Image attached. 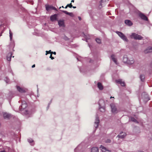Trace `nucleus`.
Returning <instances> with one entry per match:
<instances>
[{
    "instance_id": "11",
    "label": "nucleus",
    "mask_w": 152,
    "mask_h": 152,
    "mask_svg": "<svg viewBox=\"0 0 152 152\" xmlns=\"http://www.w3.org/2000/svg\"><path fill=\"white\" fill-rule=\"evenodd\" d=\"M99 123V120L98 117L97 116H96L95 121L94 122V126L96 129H97Z\"/></svg>"
},
{
    "instance_id": "56",
    "label": "nucleus",
    "mask_w": 152,
    "mask_h": 152,
    "mask_svg": "<svg viewBox=\"0 0 152 152\" xmlns=\"http://www.w3.org/2000/svg\"><path fill=\"white\" fill-rule=\"evenodd\" d=\"M140 152H143V151H141Z\"/></svg>"
},
{
    "instance_id": "2",
    "label": "nucleus",
    "mask_w": 152,
    "mask_h": 152,
    "mask_svg": "<svg viewBox=\"0 0 152 152\" xmlns=\"http://www.w3.org/2000/svg\"><path fill=\"white\" fill-rule=\"evenodd\" d=\"M123 61L127 64L131 65L134 63V60L132 58H130L127 55H125L123 57Z\"/></svg>"
},
{
    "instance_id": "1",
    "label": "nucleus",
    "mask_w": 152,
    "mask_h": 152,
    "mask_svg": "<svg viewBox=\"0 0 152 152\" xmlns=\"http://www.w3.org/2000/svg\"><path fill=\"white\" fill-rule=\"evenodd\" d=\"M21 102V105H20L19 107V110L21 112L23 111L21 113L27 115L28 117H30L31 115V112L26 110H24L27 106V104L26 102L25 101L22 100Z\"/></svg>"
},
{
    "instance_id": "36",
    "label": "nucleus",
    "mask_w": 152,
    "mask_h": 152,
    "mask_svg": "<svg viewBox=\"0 0 152 152\" xmlns=\"http://www.w3.org/2000/svg\"><path fill=\"white\" fill-rule=\"evenodd\" d=\"M105 142L106 143H110L111 142V140L110 139H107L106 140Z\"/></svg>"
},
{
    "instance_id": "50",
    "label": "nucleus",
    "mask_w": 152,
    "mask_h": 152,
    "mask_svg": "<svg viewBox=\"0 0 152 152\" xmlns=\"http://www.w3.org/2000/svg\"><path fill=\"white\" fill-rule=\"evenodd\" d=\"M77 60H78V61H80L79 60V58H77Z\"/></svg>"
},
{
    "instance_id": "43",
    "label": "nucleus",
    "mask_w": 152,
    "mask_h": 152,
    "mask_svg": "<svg viewBox=\"0 0 152 152\" xmlns=\"http://www.w3.org/2000/svg\"><path fill=\"white\" fill-rule=\"evenodd\" d=\"M78 19L80 20L81 19V18L80 17H78Z\"/></svg>"
},
{
    "instance_id": "26",
    "label": "nucleus",
    "mask_w": 152,
    "mask_h": 152,
    "mask_svg": "<svg viewBox=\"0 0 152 152\" xmlns=\"http://www.w3.org/2000/svg\"><path fill=\"white\" fill-rule=\"evenodd\" d=\"M140 77L142 81H144L145 77V76L143 74L141 75L140 76Z\"/></svg>"
},
{
    "instance_id": "3",
    "label": "nucleus",
    "mask_w": 152,
    "mask_h": 152,
    "mask_svg": "<svg viewBox=\"0 0 152 152\" xmlns=\"http://www.w3.org/2000/svg\"><path fill=\"white\" fill-rule=\"evenodd\" d=\"M116 33L118 35V36L125 41L127 42L128 39L126 37L122 32L118 31H116Z\"/></svg>"
},
{
    "instance_id": "35",
    "label": "nucleus",
    "mask_w": 152,
    "mask_h": 152,
    "mask_svg": "<svg viewBox=\"0 0 152 152\" xmlns=\"http://www.w3.org/2000/svg\"><path fill=\"white\" fill-rule=\"evenodd\" d=\"M63 13H64L65 14H66V15H68L69 14V12H67V11H65V10H62V11Z\"/></svg>"
},
{
    "instance_id": "6",
    "label": "nucleus",
    "mask_w": 152,
    "mask_h": 152,
    "mask_svg": "<svg viewBox=\"0 0 152 152\" xmlns=\"http://www.w3.org/2000/svg\"><path fill=\"white\" fill-rule=\"evenodd\" d=\"M45 7L46 10L48 12L52 10L57 11V9L52 5H50L48 4H47L45 5Z\"/></svg>"
},
{
    "instance_id": "25",
    "label": "nucleus",
    "mask_w": 152,
    "mask_h": 152,
    "mask_svg": "<svg viewBox=\"0 0 152 152\" xmlns=\"http://www.w3.org/2000/svg\"><path fill=\"white\" fill-rule=\"evenodd\" d=\"M99 109L100 111L101 112H104L105 111L104 106H102V107H99Z\"/></svg>"
},
{
    "instance_id": "9",
    "label": "nucleus",
    "mask_w": 152,
    "mask_h": 152,
    "mask_svg": "<svg viewBox=\"0 0 152 152\" xmlns=\"http://www.w3.org/2000/svg\"><path fill=\"white\" fill-rule=\"evenodd\" d=\"M108 1V0H102L100 2L99 7L100 9L104 6Z\"/></svg>"
},
{
    "instance_id": "53",
    "label": "nucleus",
    "mask_w": 152,
    "mask_h": 152,
    "mask_svg": "<svg viewBox=\"0 0 152 152\" xmlns=\"http://www.w3.org/2000/svg\"><path fill=\"white\" fill-rule=\"evenodd\" d=\"M62 7H63V8H64V6H62Z\"/></svg>"
},
{
    "instance_id": "18",
    "label": "nucleus",
    "mask_w": 152,
    "mask_h": 152,
    "mask_svg": "<svg viewBox=\"0 0 152 152\" xmlns=\"http://www.w3.org/2000/svg\"><path fill=\"white\" fill-rule=\"evenodd\" d=\"M99 107L104 106V101L102 99L99 100Z\"/></svg>"
},
{
    "instance_id": "16",
    "label": "nucleus",
    "mask_w": 152,
    "mask_h": 152,
    "mask_svg": "<svg viewBox=\"0 0 152 152\" xmlns=\"http://www.w3.org/2000/svg\"><path fill=\"white\" fill-rule=\"evenodd\" d=\"M28 142L31 146H34V140L31 138H28L27 139Z\"/></svg>"
},
{
    "instance_id": "33",
    "label": "nucleus",
    "mask_w": 152,
    "mask_h": 152,
    "mask_svg": "<svg viewBox=\"0 0 152 152\" xmlns=\"http://www.w3.org/2000/svg\"><path fill=\"white\" fill-rule=\"evenodd\" d=\"M100 148H101L102 151H104L106 150V148L103 146L101 145Z\"/></svg>"
},
{
    "instance_id": "34",
    "label": "nucleus",
    "mask_w": 152,
    "mask_h": 152,
    "mask_svg": "<svg viewBox=\"0 0 152 152\" xmlns=\"http://www.w3.org/2000/svg\"><path fill=\"white\" fill-rule=\"evenodd\" d=\"M46 53L45 54L46 55H47L48 54H49V53H50L51 54V53H51L52 52L51 51V50H50L49 51H46Z\"/></svg>"
},
{
    "instance_id": "55",
    "label": "nucleus",
    "mask_w": 152,
    "mask_h": 152,
    "mask_svg": "<svg viewBox=\"0 0 152 152\" xmlns=\"http://www.w3.org/2000/svg\"><path fill=\"white\" fill-rule=\"evenodd\" d=\"M76 149H77V148H75V150H76Z\"/></svg>"
},
{
    "instance_id": "24",
    "label": "nucleus",
    "mask_w": 152,
    "mask_h": 152,
    "mask_svg": "<svg viewBox=\"0 0 152 152\" xmlns=\"http://www.w3.org/2000/svg\"><path fill=\"white\" fill-rule=\"evenodd\" d=\"M111 57L112 60L114 62V63L116 64H117V62L116 59L115 57V56L114 55H112Z\"/></svg>"
},
{
    "instance_id": "8",
    "label": "nucleus",
    "mask_w": 152,
    "mask_h": 152,
    "mask_svg": "<svg viewBox=\"0 0 152 152\" xmlns=\"http://www.w3.org/2000/svg\"><path fill=\"white\" fill-rule=\"evenodd\" d=\"M110 106L112 113L114 114L117 113H118V110L115 104H110Z\"/></svg>"
},
{
    "instance_id": "19",
    "label": "nucleus",
    "mask_w": 152,
    "mask_h": 152,
    "mask_svg": "<svg viewBox=\"0 0 152 152\" xmlns=\"http://www.w3.org/2000/svg\"><path fill=\"white\" fill-rule=\"evenodd\" d=\"M152 52V47H148L145 51V53H147Z\"/></svg>"
},
{
    "instance_id": "49",
    "label": "nucleus",
    "mask_w": 152,
    "mask_h": 152,
    "mask_svg": "<svg viewBox=\"0 0 152 152\" xmlns=\"http://www.w3.org/2000/svg\"><path fill=\"white\" fill-rule=\"evenodd\" d=\"M71 1V2H74V0H72Z\"/></svg>"
},
{
    "instance_id": "17",
    "label": "nucleus",
    "mask_w": 152,
    "mask_h": 152,
    "mask_svg": "<svg viewBox=\"0 0 152 152\" xmlns=\"http://www.w3.org/2000/svg\"><path fill=\"white\" fill-rule=\"evenodd\" d=\"M115 81L116 83L121 84V85L122 86H124L125 85L124 82H123L121 79H119L118 80H116Z\"/></svg>"
},
{
    "instance_id": "30",
    "label": "nucleus",
    "mask_w": 152,
    "mask_h": 152,
    "mask_svg": "<svg viewBox=\"0 0 152 152\" xmlns=\"http://www.w3.org/2000/svg\"><path fill=\"white\" fill-rule=\"evenodd\" d=\"M131 121H132L133 122H136V123H138V122L136 120V119L133 117L131 118Z\"/></svg>"
},
{
    "instance_id": "54",
    "label": "nucleus",
    "mask_w": 152,
    "mask_h": 152,
    "mask_svg": "<svg viewBox=\"0 0 152 152\" xmlns=\"http://www.w3.org/2000/svg\"><path fill=\"white\" fill-rule=\"evenodd\" d=\"M61 8V7H60L59 8L60 9V8Z\"/></svg>"
},
{
    "instance_id": "44",
    "label": "nucleus",
    "mask_w": 152,
    "mask_h": 152,
    "mask_svg": "<svg viewBox=\"0 0 152 152\" xmlns=\"http://www.w3.org/2000/svg\"><path fill=\"white\" fill-rule=\"evenodd\" d=\"M69 4H68L65 7V8H67V7H69Z\"/></svg>"
},
{
    "instance_id": "32",
    "label": "nucleus",
    "mask_w": 152,
    "mask_h": 152,
    "mask_svg": "<svg viewBox=\"0 0 152 152\" xmlns=\"http://www.w3.org/2000/svg\"><path fill=\"white\" fill-rule=\"evenodd\" d=\"M52 100H51L50 102L49 103L48 106L47 107V110H48L49 107L51 103L52 102Z\"/></svg>"
},
{
    "instance_id": "21",
    "label": "nucleus",
    "mask_w": 152,
    "mask_h": 152,
    "mask_svg": "<svg viewBox=\"0 0 152 152\" xmlns=\"http://www.w3.org/2000/svg\"><path fill=\"white\" fill-rule=\"evenodd\" d=\"M97 86L98 88L100 90H102L103 89V87L101 83L98 82L97 83Z\"/></svg>"
},
{
    "instance_id": "39",
    "label": "nucleus",
    "mask_w": 152,
    "mask_h": 152,
    "mask_svg": "<svg viewBox=\"0 0 152 152\" xmlns=\"http://www.w3.org/2000/svg\"><path fill=\"white\" fill-rule=\"evenodd\" d=\"M69 7L70 8H71L72 7V5L71 3L69 4Z\"/></svg>"
},
{
    "instance_id": "14",
    "label": "nucleus",
    "mask_w": 152,
    "mask_h": 152,
    "mask_svg": "<svg viewBox=\"0 0 152 152\" xmlns=\"http://www.w3.org/2000/svg\"><path fill=\"white\" fill-rule=\"evenodd\" d=\"M58 25L60 27H64L65 26L64 20H60L58 21Z\"/></svg>"
},
{
    "instance_id": "57",
    "label": "nucleus",
    "mask_w": 152,
    "mask_h": 152,
    "mask_svg": "<svg viewBox=\"0 0 152 152\" xmlns=\"http://www.w3.org/2000/svg\"><path fill=\"white\" fill-rule=\"evenodd\" d=\"M1 26V25H0V26Z\"/></svg>"
},
{
    "instance_id": "7",
    "label": "nucleus",
    "mask_w": 152,
    "mask_h": 152,
    "mask_svg": "<svg viewBox=\"0 0 152 152\" xmlns=\"http://www.w3.org/2000/svg\"><path fill=\"white\" fill-rule=\"evenodd\" d=\"M138 15L142 20L147 21L148 20L147 17L143 13L141 12H139L138 13Z\"/></svg>"
},
{
    "instance_id": "5",
    "label": "nucleus",
    "mask_w": 152,
    "mask_h": 152,
    "mask_svg": "<svg viewBox=\"0 0 152 152\" xmlns=\"http://www.w3.org/2000/svg\"><path fill=\"white\" fill-rule=\"evenodd\" d=\"M16 88L17 90L20 93H21L26 92L27 91V89L26 88L18 86H16Z\"/></svg>"
},
{
    "instance_id": "12",
    "label": "nucleus",
    "mask_w": 152,
    "mask_h": 152,
    "mask_svg": "<svg viewBox=\"0 0 152 152\" xmlns=\"http://www.w3.org/2000/svg\"><path fill=\"white\" fill-rule=\"evenodd\" d=\"M57 16L58 15L57 14H55L53 15H51L50 18V20L52 21L56 20H57Z\"/></svg>"
},
{
    "instance_id": "37",
    "label": "nucleus",
    "mask_w": 152,
    "mask_h": 152,
    "mask_svg": "<svg viewBox=\"0 0 152 152\" xmlns=\"http://www.w3.org/2000/svg\"><path fill=\"white\" fill-rule=\"evenodd\" d=\"M68 15H69L72 17H73L74 16V15H73V13L72 12H69Z\"/></svg>"
},
{
    "instance_id": "4",
    "label": "nucleus",
    "mask_w": 152,
    "mask_h": 152,
    "mask_svg": "<svg viewBox=\"0 0 152 152\" xmlns=\"http://www.w3.org/2000/svg\"><path fill=\"white\" fill-rule=\"evenodd\" d=\"M131 38H133L135 39L141 40L142 39L143 37L140 35L135 33H132L130 36Z\"/></svg>"
},
{
    "instance_id": "13",
    "label": "nucleus",
    "mask_w": 152,
    "mask_h": 152,
    "mask_svg": "<svg viewBox=\"0 0 152 152\" xmlns=\"http://www.w3.org/2000/svg\"><path fill=\"white\" fill-rule=\"evenodd\" d=\"M126 135V134L125 133L122 132L120 133V134L118 135L117 137H118L119 138H120L123 139L124 138Z\"/></svg>"
},
{
    "instance_id": "20",
    "label": "nucleus",
    "mask_w": 152,
    "mask_h": 152,
    "mask_svg": "<svg viewBox=\"0 0 152 152\" xmlns=\"http://www.w3.org/2000/svg\"><path fill=\"white\" fill-rule=\"evenodd\" d=\"M11 116V115L7 113H4L3 114V117L4 119H9Z\"/></svg>"
},
{
    "instance_id": "31",
    "label": "nucleus",
    "mask_w": 152,
    "mask_h": 152,
    "mask_svg": "<svg viewBox=\"0 0 152 152\" xmlns=\"http://www.w3.org/2000/svg\"><path fill=\"white\" fill-rule=\"evenodd\" d=\"M83 36L86 39V41L87 42V40L89 39V38L88 37V36H87L84 33L83 34Z\"/></svg>"
},
{
    "instance_id": "10",
    "label": "nucleus",
    "mask_w": 152,
    "mask_h": 152,
    "mask_svg": "<svg viewBox=\"0 0 152 152\" xmlns=\"http://www.w3.org/2000/svg\"><path fill=\"white\" fill-rule=\"evenodd\" d=\"M142 96L145 101L147 102L150 99L148 95L146 94L145 93H142Z\"/></svg>"
},
{
    "instance_id": "22",
    "label": "nucleus",
    "mask_w": 152,
    "mask_h": 152,
    "mask_svg": "<svg viewBox=\"0 0 152 152\" xmlns=\"http://www.w3.org/2000/svg\"><path fill=\"white\" fill-rule=\"evenodd\" d=\"M12 53H10L8 54L7 56V60L9 61H10L11 60V58L12 57Z\"/></svg>"
},
{
    "instance_id": "48",
    "label": "nucleus",
    "mask_w": 152,
    "mask_h": 152,
    "mask_svg": "<svg viewBox=\"0 0 152 152\" xmlns=\"http://www.w3.org/2000/svg\"><path fill=\"white\" fill-rule=\"evenodd\" d=\"M151 67H152V61L151 62Z\"/></svg>"
},
{
    "instance_id": "46",
    "label": "nucleus",
    "mask_w": 152,
    "mask_h": 152,
    "mask_svg": "<svg viewBox=\"0 0 152 152\" xmlns=\"http://www.w3.org/2000/svg\"><path fill=\"white\" fill-rule=\"evenodd\" d=\"M72 7H73L74 8H76V7L75 6H72Z\"/></svg>"
},
{
    "instance_id": "27",
    "label": "nucleus",
    "mask_w": 152,
    "mask_h": 152,
    "mask_svg": "<svg viewBox=\"0 0 152 152\" xmlns=\"http://www.w3.org/2000/svg\"><path fill=\"white\" fill-rule=\"evenodd\" d=\"M9 34H10V41H11L12 40V33L11 32L10 30Z\"/></svg>"
},
{
    "instance_id": "38",
    "label": "nucleus",
    "mask_w": 152,
    "mask_h": 152,
    "mask_svg": "<svg viewBox=\"0 0 152 152\" xmlns=\"http://www.w3.org/2000/svg\"><path fill=\"white\" fill-rule=\"evenodd\" d=\"M64 39L65 40H67L69 39V38L66 36H65L64 37Z\"/></svg>"
},
{
    "instance_id": "28",
    "label": "nucleus",
    "mask_w": 152,
    "mask_h": 152,
    "mask_svg": "<svg viewBox=\"0 0 152 152\" xmlns=\"http://www.w3.org/2000/svg\"><path fill=\"white\" fill-rule=\"evenodd\" d=\"M4 81L7 83H10V80L7 77H6L4 79Z\"/></svg>"
},
{
    "instance_id": "42",
    "label": "nucleus",
    "mask_w": 152,
    "mask_h": 152,
    "mask_svg": "<svg viewBox=\"0 0 152 152\" xmlns=\"http://www.w3.org/2000/svg\"><path fill=\"white\" fill-rule=\"evenodd\" d=\"M80 70L81 72H84V71L82 70V69H80Z\"/></svg>"
},
{
    "instance_id": "15",
    "label": "nucleus",
    "mask_w": 152,
    "mask_h": 152,
    "mask_svg": "<svg viewBox=\"0 0 152 152\" xmlns=\"http://www.w3.org/2000/svg\"><path fill=\"white\" fill-rule=\"evenodd\" d=\"M125 23L127 25L130 26L132 25L133 23L130 20H125Z\"/></svg>"
},
{
    "instance_id": "29",
    "label": "nucleus",
    "mask_w": 152,
    "mask_h": 152,
    "mask_svg": "<svg viewBox=\"0 0 152 152\" xmlns=\"http://www.w3.org/2000/svg\"><path fill=\"white\" fill-rule=\"evenodd\" d=\"M96 42L99 44H100L101 42V40L100 39H99V38H96Z\"/></svg>"
},
{
    "instance_id": "23",
    "label": "nucleus",
    "mask_w": 152,
    "mask_h": 152,
    "mask_svg": "<svg viewBox=\"0 0 152 152\" xmlns=\"http://www.w3.org/2000/svg\"><path fill=\"white\" fill-rule=\"evenodd\" d=\"M91 152H99L98 148L96 147H93L91 149Z\"/></svg>"
},
{
    "instance_id": "47",
    "label": "nucleus",
    "mask_w": 152,
    "mask_h": 152,
    "mask_svg": "<svg viewBox=\"0 0 152 152\" xmlns=\"http://www.w3.org/2000/svg\"><path fill=\"white\" fill-rule=\"evenodd\" d=\"M1 152H6L5 151H1Z\"/></svg>"
},
{
    "instance_id": "41",
    "label": "nucleus",
    "mask_w": 152,
    "mask_h": 152,
    "mask_svg": "<svg viewBox=\"0 0 152 152\" xmlns=\"http://www.w3.org/2000/svg\"><path fill=\"white\" fill-rule=\"evenodd\" d=\"M51 53H52H52H53L54 55H56V53L55 52H52Z\"/></svg>"
},
{
    "instance_id": "52",
    "label": "nucleus",
    "mask_w": 152,
    "mask_h": 152,
    "mask_svg": "<svg viewBox=\"0 0 152 152\" xmlns=\"http://www.w3.org/2000/svg\"><path fill=\"white\" fill-rule=\"evenodd\" d=\"M91 60H90V62H91Z\"/></svg>"
},
{
    "instance_id": "45",
    "label": "nucleus",
    "mask_w": 152,
    "mask_h": 152,
    "mask_svg": "<svg viewBox=\"0 0 152 152\" xmlns=\"http://www.w3.org/2000/svg\"><path fill=\"white\" fill-rule=\"evenodd\" d=\"M35 64H34L32 66V67L34 68V67H35Z\"/></svg>"
},
{
    "instance_id": "40",
    "label": "nucleus",
    "mask_w": 152,
    "mask_h": 152,
    "mask_svg": "<svg viewBox=\"0 0 152 152\" xmlns=\"http://www.w3.org/2000/svg\"><path fill=\"white\" fill-rule=\"evenodd\" d=\"M50 58H51V59L52 60H53L54 59V58L52 56V53H51V54L50 55Z\"/></svg>"
},
{
    "instance_id": "51",
    "label": "nucleus",
    "mask_w": 152,
    "mask_h": 152,
    "mask_svg": "<svg viewBox=\"0 0 152 152\" xmlns=\"http://www.w3.org/2000/svg\"><path fill=\"white\" fill-rule=\"evenodd\" d=\"M114 98V97H112L111 96V97H110V98Z\"/></svg>"
}]
</instances>
